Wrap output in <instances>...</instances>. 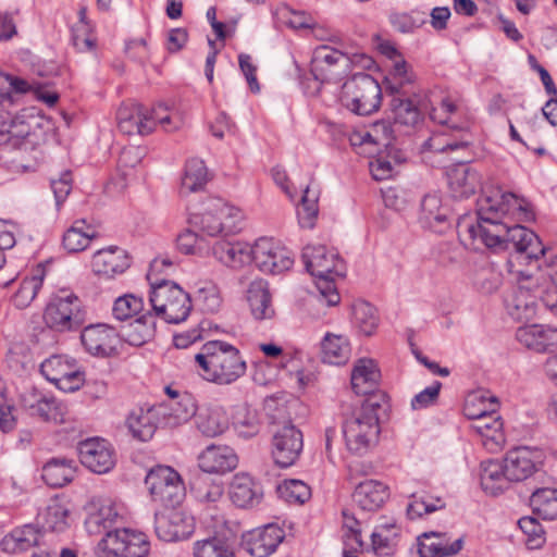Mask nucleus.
<instances>
[{
  "mask_svg": "<svg viewBox=\"0 0 557 557\" xmlns=\"http://www.w3.org/2000/svg\"><path fill=\"white\" fill-rule=\"evenodd\" d=\"M502 198L503 203L497 207L491 205L490 199H486L488 206H480L476 223L465 224L469 237L488 248L513 249L528 260L546 259V248L534 232L520 224L510 226L504 221L510 209V200L513 201L512 210L517 211L520 221L533 220L532 211L512 194L503 195Z\"/></svg>",
  "mask_w": 557,
  "mask_h": 557,
  "instance_id": "f257e3e1",
  "label": "nucleus"
},
{
  "mask_svg": "<svg viewBox=\"0 0 557 557\" xmlns=\"http://www.w3.org/2000/svg\"><path fill=\"white\" fill-rule=\"evenodd\" d=\"M197 373L207 382L230 385L242 377L247 370L240 351L223 341L205 343L195 355Z\"/></svg>",
  "mask_w": 557,
  "mask_h": 557,
  "instance_id": "f03ea898",
  "label": "nucleus"
},
{
  "mask_svg": "<svg viewBox=\"0 0 557 557\" xmlns=\"http://www.w3.org/2000/svg\"><path fill=\"white\" fill-rule=\"evenodd\" d=\"M385 412L386 407L375 397H370L344 416L343 436L350 453L362 456L376 446L381 433L380 419Z\"/></svg>",
  "mask_w": 557,
  "mask_h": 557,
  "instance_id": "7ed1b4c3",
  "label": "nucleus"
},
{
  "mask_svg": "<svg viewBox=\"0 0 557 557\" xmlns=\"http://www.w3.org/2000/svg\"><path fill=\"white\" fill-rule=\"evenodd\" d=\"M302 260L307 271L317 277V289L319 301L326 306H336L341 296L334 284L333 275H343L345 265L343 260L334 251L327 250L325 246H306L302 250Z\"/></svg>",
  "mask_w": 557,
  "mask_h": 557,
  "instance_id": "20e7f679",
  "label": "nucleus"
},
{
  "mask_svg": "<svg viewBox=\"0 0 557 557\" xmlns=\"http://www.w3.org/2000/svg\"><path fill=\"white\" fill-rule=\"evenodd\" d=\"M242 212L221 198L209 199L199 213L190 214L189 226L199 231L203 236L235 233L239 230Z\"/></svg>",
  "mask_w": 557,
  "mask_h": 557,
  "instance_id": "39448f33",
  "label": "nucleus"
},
{
  "mask_svg": "<svg viewBox=\"0 0 557 557\" xmlns=\"http://www.w3.org/2000/svg\"><path fill=\"white\" fill-rule=\"evenodd\" d=\"M341 101L350 112L369 115L380 109L382 89L370 74L357 73L343 84Z\"/></svg>",
  "mask_w": 557,
  "mask_h": 557,
  "instance_id": "423d86ee",
  "label": "nucleus"
},
{
  "mask_svg": "<svg viewBox=\"0 0 557 557\" xmlns=\"http://www.w3.org/2000/svg\"><path fill=\"white\" fill-rule=\"evenodd\" d=\"M87 312L82 299L73 293L61 292L46 306V325L60 333L79 330L86 322Z\"/></svg>",
  "mask_w": 557,
  "mask_h": 557,
  "instance_id": "0eeeda50",
  "label": "nucleus"
},
{
  "mask_svg": "<svg viewBox=\"0 0 557 557\" xmlns=\"http://www.w3.org/2000/svg\"><path fill=\"white\" fill-rule=\"evenodd\" d=\"M145 484L151 500L165 508H176L186 495L180 473L169 466H156L146 475Z\"/></svg>",
  "mask_w": 557,
  "mask_h": 557,
  "instance_id": "6e6552de",
  "label": "nucleus"
},
{
  "mask_svg": "<svg viewBox=\"0 0 557 557\" xmlns=\"http://www.w3.org/2000/svg\"><path fill=\"white\" fill-rule=\"evenodd\" d=\"M149 302L152 313L166 323H181L191 310L190 297L175 282L150 289Z\"/></svg>",
  "mask_w": 557,
  "mask_h": 557,
  "instance_id": "1a4fd4ad",
  "label": "nucleus"
},
{
  "mask_svg": "<svg viewBox=\"0 0 557 557\" xmlns=\"http://www.w3.org/2000/svg\"><path fill=\"white\" fill-rule=\"evenodd\" d=\"M41 374L59 389L67 393L79 389L85 383V372L75 359L53 355L40 364Z\"/></svg>",
  "mask_w": 557,
  "mask_h": 557,
  "instance_id": "9d476101",
  "label": "nucleus"
},
{
  "mask_svg": "<svg viewBox=\"0 0 557 557\" xmlns=\"http://www.w3.org/2000/svg\"><path fill=\"white\" fill-rule=\"evenodd\" d=\"M99 545L113 557H146L150 543L146 534L131 529H114Z\"/></svg>",
  "mask_w": 557,
  "mask_h": 557,
  "instance_id": "9b49d317",
  "label": "nucleus"
},
{
  "mask_svg": "<svg viewBox=\"0 0 557 557\" xmlns=\"http://www.w3.org/2000/svg\"><path fill=\"white\" fill-rule=\"evenodd\" d=\"M458 114V107L448 98L442 99L438 107L432 108L430 111V117L434 122L446 125L454 132L460 134L458 140L447 141L444 146L435 147L436 151H454L458 149L467 148L471 143V121L469 119H463L458 122L456 116Z\"/></svg>",
  "mask_w": 557,
  "mask_h": 557,
  "instance_id": "f8f14e48",
  "label": "nucleus"
},
{
  "mask_svg": "<svg viewBox=\"0 0 557 557\" xmlns=\"http://www.w3.org/2000/svg\"><path fill=\"white\" fill-rule=\"evenodd\" d=\"M87 512L85 529L90 535H103L113 532L114 525L122 519L117 504L109 497H94L85 507Z\"/></svg>",
  "mask_w": 557,
  "mask_h": 557,
  "instance_id": "ddd939ff",
  "label": "nucleus"
},
{
  "mask_svg": "<svg viewBox=\"0 0 557 557\" xmlns=\"http://www.w3.org/2000/svg\"><path fill=\"white\" fill-rule=\"evenodd\" d=\"M251 260L260 271L270 274H280L294 264L290 251L272 238H259L255 243Z\"/></svg>",
  "mask_w": 557,
  "mask_h": 557,
  "instance_id": "4468645a",
  "label": "nucleus"
},
{
  "mask_svg": "<svg viewBox=\"0 0 557 557\" xmlns=\"http://www.w3.org/2000/svg\"><path fill=\"white\" fill-rule=\"evenodd\" d=\"M350 62L346 53L322 45L313 51L310 72L315 81L330 83L339 78L349 67Z\"/></svg>",
  "mask_w": 557,
  "mask_h": 557,
  "instance_id": "2eb2a0df",
  "label": "nucleus"
},
{
  "mask_svg": "<svg viewBox=\"0 0 557 557\" xmlns=\"http://www.w3.org/2000/svg\"><path fill=\"white\" fill-rule=\"evenodd\" d=\"M545 454L540 448L515 447L506 453L503 462L512 482L524 481L543 466Z\"/></svg>",
  "mask_w": 557,
  "mask_h": 557,
  "instance_id": "dca6fc26",
  "label": "nucleus"
},
{
  "mask_svg": "<svg viewBox=\"0 0 557 557\" xmlns=\"http://www.w3.org/2000/svg\"><path fill=\"white\" fill-rule=\"evenodd\" d=\"M272 445L274 462L282 468L290 467L302 450V433L290 421H283V425L274 431Z\"/></svg>",
  "mask_w": 557,
  "mask_h": 557,
  "instance_id": "f3484780",
  "label": "nucleus"
},
{
  "mask_svg": "<svg viewBox=\"0 0 557 557\" xmlns=\"http://www.w3.org/2000/svg\"><path fill=\"white\" fill-rule=\"evenodd\" d=\"M531 275H521L518 286L505 298L508 313L517 321L530 320L535 314L541 290L531 283Z\"/></svg>",
  "mask_w": 557,
  "mask_h": 557,
  "instance_id": "a211bd4d",
  "label": "nucleus"
},
{
  "mask_svg": "<svg viewBox=\"0 0 557 557\" xmlns=\"http://www.w3.org/2000/svg\"><path fill=\"white\" fill-rule=\"evenodd\" d=\"M154 531L161 541H182L194 532L193 519L182 510L168 508L162 512H156Z\"/></svg>",
  "mask_w": 557,
  "mask_h": 557,
  "instance_id": "6ab92c4d",
  "label": "nucleus"
},
{
  "mask_svg": "<svg viewBox=\"0 0 557 557\" xmlns=\"http://www.w3.org/2000/svg\"><path fill=\"white\" fill-rule=\"evenodd\" d=\"M39 143V136L33 131L30 122L23 115L0 121V146L8 145L15 149L32 151Z\"/></svg>",
  "mask_w": 557,
  "mask_h": 557,
  "instance_id": "aec40b11",
  "label": "nucleus"
},
{
  "mask_svg": "<svg viewBox=\"0 0 557 557\" xmlns=\"http://www.w3.org/2000/svg\"><path fill=\"white\" fill-rule=\"evenodd\" d=\"M285 537L277 524H267L243 535V547L255 557H268L274 553Z\"/></svg>",
  "mask_w": 557,
  "mask_h": 557,
  "instance_id": "412c9836",
  "label": "nucleus"
},
{
  "mask_svg": "<svg viewBox=\"0 0 557 557\" xmlns=\"http://www.w3.org/2000/svg\"><path fill=\"white\" fill-rule=\"evenodd\" d=\"M81 462L95 473H107L115 465L114 453L110 445L100 438H88L79 443Z\"/></svg>",
  "mask_w": 557,
  "mask_h": 557,
  "instance_id": "4be33fe9",
  "label": "nucleus"
},
{
  "mask_svg": "<svg viewBox=\"0 0 557 557\" xmlns=\"http://www.w3.org/2000/svg\"><path fill=\"white\" fill-rule=\"evenodd\" d=\"M117 333L108 324H90L81 333L85 349L92 356L107 357L115 350Z\"/></svg>",
  "mask_w": 557,
  "mask_h": 557,
  "instance_id": "5701e85b",
  "label": "nucleus"
},
{
  "mask_svg": "<svg viewBox=\"0 0 557 557\" xmlns=\"http://www.w3.org/2000/svg\"><path fill=\"white\" fill-rule=\"evenodd\" d=\"M238 457L226 445H209L199 456L198 466L207 473L225 474L236 469Z\"/></svg>",
  "mask_w": 557,
  "mask_h": 557,
  "instance_id": "b1692460",
  "label": "nucleus"
},
{
  "mask_svg": "<svg viewBox=\"0 0 557 557\" xmlns=\"http://www.w3.org/2000/svg\"><path fill=\"white\" fill-rule=\"evenodd\" d=\"M129 265L131 260L127 252L117 246L98 250L91 260L95 274L106 278H113L115 275L124 273Z\"/></svg>",
  "mask_w": 557,
  "mask_h": 557,
  "instance_id": "393cba45",
  "label": "nucleus"
},
{
  "mask_svg": "<svg viewBox=\"0 0 557 557\" xmlns=\"http://www.w3.org/2000/svg\"><path fill=\"white\" fill-rule=\"evenodd\" d=\"M119 129L126 135H148L153 132V121L146 117L145 108L138 103H123L116 112Z\"/></svg>",
  "mask_w": 557,
  "mask_h": 557,
  "instance_id": "a878e982",
  "label": "nucleus"
},
{
  "mask_svg": "<svg viewBox=\"0 0 557 557\" xmlns=\"http://www.w3.org/2000/svg\"><path fill=\"white\" fill-rule=\"evenodd\" d=\"M449 189L455 198H468L481 187V175L467 163H459L447 172Z\"/></svg>",
  "mask_w": 557,
  "mask_h": 557,
  "instance_id": "bb28decb",
  "label": "nucleus"
},
{
  "mask_svg": "<svg viewBox=\"0 0 557 557\" xmlns=\"http://www.w3.org/2000/svg\"><path fill=\"white\" fill-rule=\"evenodd\" d=\"M463 546V539L459 537L448 543L446 533L425 532L418 539V553L420 557H450L457 555Z\"/></svg>",
  "mask_w": 557,
  "mask_h": 557,
  "instance_id": "cd10ccee",
  "label": "nucleus"
},
{
  "mask_svg": "<svg viewBox=\"0 0 557 557\" xmlns=\"http://www.w3.org/2000/svg\"><path fill=\"white\" fill-rule=\"evenodd\" d=\"M230 498L240 508H248L261 502L263 492L261 486L247 473H237L230 484Z\"/></svg>",
  "mask_w": 557,
  "mask_h": 557,
  "instance_id": "c85d7f7f",
  "label": "nucleus"
},
{
  "mask_svg": "<svg viewBox=\"0 0 557 557\" xmlns=\"http://www.w3.org/2000/svg\"><path fill=\"white\" fill-rule=\"evenodd\" d=\"M516 338L529 349L542 352L557 347V329L539 324L521 326Z\"/></svg>",
  "mask_w": 557,
  "mask_h": 557,
  "instance_id": "c756f323",
  "label": "nucleus"
},
{
  "mask_svg": "<svg viewBox=\"0 0 557 557\" xmlns=\"http://www.w3.org/2000/svg\"><path fill=\"white\" fill-rule=\"evenodd\" d=\"M389 107L395 124L414 127L422 121L420 100L416 94L413 97L407 91L393 94Z\"/></svg>",
  "mask_w": 557,
  "mask_h": 557,
  "instance_id": "7c9ffc66",
  "label": "nucleus"
},
{
  "mask_svg": "<svg viewBox=\"0 0 557 557\" xmlns=\"http://www.w3.org/2000/svg\"><path fill=\"white\" fill-rule=\"evenodd\" d=\"M156 315L151 310L122 325L119 335L132 346H143L156 335Z\"/></svg>",
  "mask_w": 557,
  "mask_h": 557,
  "instance_id": "2f4dec72",
  "label": "nucleus"
},
{
  "mask_svg": "<svg viewBox=\"0 0 557 557\" xmlns=\"http://www.w3.org/2000/svg\"><path fill=\"white\" fill-rule=\"evenodd\" d=\"M247 301L256 320L272 319L275 310L272 306L268 283L263 280L252 281L247 289Z\"/></svg>",
  "mask_w": 557,
  "mask_h": 557,
  "instance_id": "473e14b6",
  "label": "nucleus"
},
{
  "mask_svg": "<svg viewBox=\"0 0 557 557\" xmlns=\"http://www.w3.org/2000/svg\"><path fill=\"white\" fill-rule=\"evenodd\" d=\"M380 380V371L372 359L357 360L351 371V388L357 395H368L374 391Z\"/></svg>",
  "mask_w": 557,
  "mask_h": 557,
  "instance_id": "72a5a7b5",
  "label": "nucleus"
},
{
  "mask_svg": "<svg viewBox=\"0 0 557 557\" xmlns=\"http://www.w3.org/2000/svg\"><path fill=\"white\" fill-rule=\"evenodd\" d=\"M388 497L387 487L379 481L367 480L357 485L352 494L354 502L367 511L379 509Z\"/></svg>",
  "mask_w": 557,
  "mask_h": 557,
  "instance_id": "f704fd0d",
  "label": "nucleus"
},
{
  "mask_svg": "<svg viewBox=\"0 0 557 557\" xmlns=\"http://www.w3.org/2000/svg\"><path fill=\"white\" fill-rule=\"evenodd\" d=\"M195 424L203 436L216 437L228 429L230 422L225 410L214 406L201 409L196 414Z\"/></svg>",
  "mask_w": 557,
  "mask_h": 557,
  "instance_id": "c9c22d12",
  "label": "nucleus"
},
{
  "mask_svg": "<svg viewBox=\"0 0 557 557\" xmlns=\"http://www.w3.org/2000/svg\"><path fill=\"white\" fill-rule=\"evenodd\" d=\"M480 479L484 492L494 496L507 490L512 482L506 474L504 462L498 460L482 462Z\"/></svg>",
  "mask_w": 557,
  "mask_h": 557,
  "instance_id": "e433bc0d",
  "label": "nucleus"
},
{
  "mask_svg": "<svg viewBox=\"0 0 557 557\" xmlns=\"http://www.w3.org/2000/svg\"><path fill=\"white\" fill-rule=\"evenodd\" d=\"M212 252L223 264L239 268L251 260L252 247L246 243L221 240L213 245Z\"/></svg>",
  "mask_w": 557,
  "mask_h": 557,
  "instance_id": "4c0bfd02",
  "label": "nucleus"
},
{
  "mask_svg": "<svg viewBox=\"0 0 557 557\" xmlns=\"http://www.w3.org/2000/svg\"><path fill=\"white\" fill-rule=\"evenodd\" d=\"M158 414L154 409L134 410L127 418L126 424L133 437L147 442L152 438L157 430Z\"/></svg>",
  "mask_w": 557,
  "mask_h": 557,
  "instance_id": "58836bf2",
  "label": "nucleus"
},
{
  "mask_svg": "<svg viewBox=\"0 0 557 557\" xmlns=\"http://www.w3.org/2000/svg\"><path fill=\"white\" fill-rule=\"evenodd\" d=\"M448 208L442 206L438 195L428 194L421 201V221L436 232L447 225Z\"/></svg>",
  "mask_w": 557,
  "mask_h": 557,
  "instance_id": "ea45409f",
  "label": "nucleus"
},
{
  "mask_svg": "<svg viewBox=\"0 0 557 557\" xmlns=\"http://www.w3.org/2000/svg\"><path fill=\"white\" fill-rule=\"evenodd\" d=\"M97 237L95 227L87 224L85 219L76 220L63 235V247L69 252H78L86 249L90 242Z\"/></svg>",
  "mask_w": 557,
  "mask_h": 557,
  "instance_id": "a19ab883",
  "label": "nucleus"
},
{
  "mask_svg": "<svg viewBox=\"0 0 557 557\" xmlns=\"http://www.w3.org/2000/svg\"><path fill=\"white\" fill-rule=\"evenodd\" d=\"M32 416L46 422L63 423L67 412L66 406L52 396L38 395L28 406Z\"/></svg>",
  "mask_w": 557,
  "mask_h": 557,
  "instance_id": "79ce46f5",
  "label": "nucleus"
},
{
  "mask_svg": "<svg viewBox=\"0 0 557 557\" xmlns=\"http://www.w3.org/2000/svg\"><path fill=\"white\" fill-rule=\"evenodd\" d=\"M350 356V344L343 335L327 333L322 342V358L330 364H344Z\"/></svg>",
  "mask_w": 557,
  "mask_h": 557,
  "instance_id": "37998d69",
  "label": "nucleus"
},
{
  "mask_svg": "<svg viewBox=\"0 0 557 557\" xmlns=\"http://www.w3.org/2000/svg\"><path fill=\"white\" fill-rule=\"evenodd\" d=\"M38 531L33 525H25L5 535L1 541V546L4 552L16 554L28 550L38 545Z\"/></svg>",
  "mask_w": 557,
  "mask_h": 557,
  "instance_id": "c03bdc74",
  "label": "nucleus"
},
{
  "mask_svg": "<svg viewBox=\"0 0 557 557\" xmlns=\"http://www.w3.org/2000/svg\"><path fill=\"white\" fill-rule=\"evenodd\" d=\"M207 182L208 171L205 162L196 158L190 159L185 166L180 193L183 196H187L190 193L202 189Z\"/></svg>",
  "mask_w": 557,
  "mask_h": 557,
  "instance_id": "a18cd8bd",
  "label": "nucleus"
},
{
  "mask_svg": "<svg viewBox=\"0 0 557 557\" xmlns=\"http://www.w3.org/2000/svg\"><path fill=\"white\" fill-rule=\"evenodd\" d=\"M533 512L544 520L557 519V488H537L530 497Z\"/></svg>",
  "mask_w": 557,
  "mask_h": 557,
  "instance_id": "49530a36",
  "label": "nucleus"
},
{
  "mask_svg": "<svg viewBox=\"0 0 557 557\" xmlns=\"http://www.w3.org/2000/svg\"><path fill=\"white\" fill-rule=\"evenodd\" d=\"M74 476V468L65 459H52L44 468L41 478L51 487H62L71 482Z\"/></svg>",
  "mask_w": 557,
  "mask_h": 557,
  "instance_id": "de8ad7c7",
  "label": "nucleus"
},
{
  "mask_svg": "<svg viewBox=\"0 0 557 557\" xmlns=\"http://www.w3.org/2000/svg\"><path fill=\"white\" fill-rule=\"evenodd\" d=\"M30 90V85L27 81L4 73L0 70V106L3 108L12 107L17 94H26Z\"/></svg>",
  "mask_w": 557,
  "mask_h": 557,
  "instance_id": "09e8293b",
  "label": "nucleus"
},
{
  "mask_svg": "<svg viewBox=\"0 0 557 557\" xmlns=\"http://www.w3.org/2000/svg\"><path fill=\"white\" fill-rule=\"evenodd\" d=\"M233 426L237 434L244 438L257 435L260 430L257 411L247 405L236 407L233 413Z\"/></svg>",
  "mask_w": 557,
  "mask_h": 557,
  "instance_id": "8fccbe9b",
  "label": "nucleus"
},
{
  "mask_svg": "<svg viewBox=\"0 0 557 557\" xmlns=\"http://www.w3.org/2000/svg\"><path fill=\"white\" fill-rule=\"evenodd\" d=\"M191 492L198 503L208 506V508L218 509V504L223 498L224 488L222 484L197 480L191 487Z\"/></svg>",
  "mask_w": 557,
  "mask_h": 557,
  "instance_id": "3c124183",
  "label": "nucleus"
},
{
  "mask_svg": "<svg viewBox=\"0 0 557 557\" xmlns=\"http://www.w3.org/2000/svg\"><path fill=\"white\" fill-rule=\"evenodd\" d=\"M397 532L394 524H381L372 533V547L376 555L391 556L396 549Z\"/></svg>",
  "mask_w": 557,
  "mask_h": 557,
  "instance_id": "603ef678",
  "label": "nucleus"
},
{
  "mask_svg": "<svg viewBox=\"0 0 557 557\" xmlns=\"http://www.w3.org/2000/svg\"><path fill=\"white\" fill-rule=\"evenodd\" d=\"M497 401L492 398L490 401V412L473 422L472 429L483 437L495 440L500 433L503 423L496 412Z\"/></svg>",
  "mask_w": 557,
  "mask_h": 557,
  "instance_id": "864d4df0",
  "label": "nucleus"
},
{
  "mask_svg": "<svg viewBox=\"0 0 557 557\" xmlns=\"http://www.w3.org/2000/svg\"><path fill=\"white\" fill-rule=\"evenodd\" d=\"M354 321L357 327L364 335H372L377 327L375 309L366 301H358L352 306Z\"/></svg>",
  "mask_w": 557,
  "mask_h": 557,
  "instance_id": "5fc2aeb1",
  "label": "nucleus"
},
{
  "mask_svg": "<svg viewBox=\"0 0 557 557\" xmlns=\"http://www.w3.org/2000/svg\"><path fill=\"white\" fill-rule=\"evenodd\" d=\"M318 193L307 186L301 197V203L298 208L297 214L301 227L312 228L318 215Z\"/></svg>",
  "mask_w": 557,
  "mask_h": 557,
  "instance_id": "6e6d98bb",
  "label": "nucleus"
},
{
  "mask_svg": "<svg viewBox=\"0 0 557 557\" xmlns=\"http://www.w3.org/2000/svg\"><path fill=\"white\" fill-rule=\"evenodd\" d=\"M175 267L173 261L168 257H159L154 258L149 267V271L147 273V280L150 284V289L161 286L163 284H170L168 277L172 275Z\"/></svg>",
  "mask_w": 557,
  "mask_h": 557,
  "instance_id": "4d7b16f0",
  "label": "nucleus"
},
{
  "mask_svg": "<svg viewBox=\"0 0 557 557\" xmlns=\"http://www.w3.org/2000/svg\"><path fill=\"white\" fill-rule=\"evenodd\" d=\"M277 492L288 503L304 504L311 496L310 487L305 482L296 479L284 480L278 484Z\"/></svg>",
  "mask_w": 557,
  "mask_h": 557,
  "instance_id": "13d9d810",
  "label": "nucleus"
},
{
  "mask_svg": "<svg viewBox=\"0 0 557 557\" xmlns=\"http://www.w3.org/2000/svg\"><path fill=\"white\" fill-rule=\"evenodd\" d=\"M67 508L59 502H53L42 512V527L53 532H62L67 527Z\"/></svg>",
  "mask_w": 557,
  "mask_h": 557,
  "instance_id": "bf43d9fd",
  "label": "nucleus"
},
{
  "mask_svg": "<svg viewBox=\"0 0 557 557\" xmlns=\"http://www.w3.org/2000/svg\"><path fill=\"white\" fill-rule=\"evenodd\" d=\"M144 311V299L128 294L119 297L113 306V315L121 321L138 315Z\"/></svg>",
  "mask_w": 557,
  "mask_h": 557,
  "instance_id": "052dcab7",
  "label": "nucleus"
},
{
  "mask_svg": "<svg viewBox=\"0 0 557 557\" xmlns=\"http://www.w3.org/2000/svg\"><path fill=\"white\" fill-rule=\"evenodd\" d=\"M195 557H235L225 541L212 537L197 542L194 548Z\"/></svg>",
  "mask_w": 557,
  "mask_h": 557,
  "instance_id": "680f3d73",
  "label": "nucleus"
},
{
  "mask_svg": "<svg viewBox=\"0 0 557 557\" xmlns=\"http://www.w3.org/2000/svg\"><path fill=\"white\" fill-rule=\"evenodd\" d=\"M41 286L42 281L37 276H32L23 280V282L20 285V288L12 297L14 306L18 309H24L28 307L37 296Z\"/></svg>",
  "mask_w": 557,
  "mask_h": 557,
  "instance_id": "e2e57ef3",
  "label": "nucleus"
},
{
  "mask_svg": "<svg viewBox=\"0 0 557 557\" xmlns=\"http://www.w3.org/2000/svg\"><path fill=\"white\" fill-rule=\"evenodd\" d=\"M411 498V502L407 506V515L410 519L420 518L425 513L434 512L445 506V503L440 497L433 498L413 494Z\"/></svg>",
  "mask_w": 557,
  "mask_h": 557,
  "instance_id": "0e129e2a",
  "label": "nucleus"
},
{
  "mask_svg": "<svg viewBox=\"0 0 557 557\" xmlns=\"http://www.w3.org/2000/svg\"><path fill=\"white\" fill-rule=\"evenodd\" d=\"M200 232L193 228H186L176 238L177 249L185 255H195L205 249V238Z\"/></svg>",
  "mask_w": 557,
  "mask_h": 557,
  "instance_id": "69168bd1",
  "label": "nucleus"
},
{
  "mask_svg": "<svg viewBox=\"0 0 557 557\" xmlns=\"http://www.w3.org/2000/svg\"><path fill=\"white\" fill-rule=\"evenodd\" d=\"M394 129L389 121L381 120L374 122L370 131L363 136V143H373L383 147L392 145Z\"/></svg>",
  "mask_w": 557,
  "mask_h": 557,
  "instance_id": "338daca9",
  "label": "nucleus"
},
{
  "mask_svg": "<svg viewBox=\"0 0 557 557\" xmlns=\"http://www.w3.org/2000/svg\"><path fill=\"white\" fill-rule=\"evenodd\" d=\"M392 83L389 89L392 94H400L406 91L405 87L413 83L414 76L408 70V64L405 60L396 61L391 73Z\"/></svg>",
  "mask_w": 557,
  "mask_h": 557,
  "instance_id": "774afa93",
  "label": "nucleus"
}]
</instances>
